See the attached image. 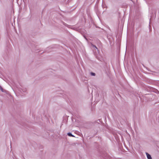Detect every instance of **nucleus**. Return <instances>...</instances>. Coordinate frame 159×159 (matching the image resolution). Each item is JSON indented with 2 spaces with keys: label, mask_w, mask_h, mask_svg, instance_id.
Returning a JSON list of instances; mask_svg holds the SVG:
<instances>
[{
  "label": "nucleus",
  "mask_w": 159,
  "mask_h": 159,
  "mask_svg": "<svg viewBox=\"0 0 159 159\" xmlns=\"http://www.w3.org/2000/svg\"><path fill=\"white\" fill-rule=\"evenodd\" d=\"M0 89L1 90V91L2 92H4V90L3 89V88H2V87L0 85Z\"/></svg>",
  "instance_id": "20e7f679"
},
{
  "label": "nucleus",
  "mask_w": 159,
  "mask_h": 159,
  "mask_svg": "<svg viewBox=\"0 0 159 159\" xmlns=\"http://www.w3.org/2000/svg\"><path fill=\"white\" fill-rule=\"evenodd\" d=\"M84 38H85V39L87 40V39H86V38L85 36H84Z\"/></svg>",
  "instance_id": "423d86ee"
},
{
  "label": "nucleus",
  "mask_w": 159,
  "mask_h": 159,
  "mask_svg": "<svg viewBox=\"0 0 159 159\" xmlns=\"http://www.w3.org/2000/svg\"><path fill=\"white\" fill-rule=\"evenodd\" d=\"M146 154L148 159H152L150 154H148V152H146Z\"/></svg>",
  "instance_id": "f257e3e1"
},
{
  "label": "nucleus",
  "mask_w": 159,
  "mask_h": 159,
  "mask_svg": "<svg viewBox=\"0 0 159 159\" xmlns=\"http://www.w3.org/2000/svg\"><path fill=\"white\" fill-rule=\"evenodd\" d=\"M67 135L69 136H71V137H75V136L73 135H72L71 133H68V134H67Z\"/></svg>",
  "instance_id": "f03ea898"
},
{
  "label": "nucleus",
  "mask_w": 159,
  "mask_h": 159,
  "mask_svg": "<svg viewBox=\"0 0 159 159\" xmlns=\"http://www.w3.org/2000/svg\"><path fill=\"white\" fill-rule=\"evenodd\" d=\"M90 74L92 76H95V74L94 73L91 72Z\"/></svg>",
  "instance_id": "39448f33"
},
{
  "label": "nucleus",
  "mask_w": 159,
  "mask_h": 159,
  "mask_svg": "<svg viewBox=\"0 0 159 159\" xmlns=\"http://www.w3.org/2000/svg\"><path fill=\"white\" fill-rule=\"evenodd\" d=\"M91 45H92V47L93 48H94V49H95V50H96V49H98V48H97L96 47V46L95 45H93V44H91Z\"/></svg>",
  "instance_id": "7ed1b4c3"
}]
</instances>
